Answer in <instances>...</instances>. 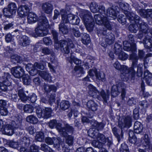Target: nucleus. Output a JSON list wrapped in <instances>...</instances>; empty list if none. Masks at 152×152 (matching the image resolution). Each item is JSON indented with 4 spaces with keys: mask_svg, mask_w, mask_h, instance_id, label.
I'll return each instance as SVG.
<instances>
[{
    "mask_svg": "<svg viewBox=\"0 0 152 152\" xmlns=\"http://www.w3.org/2000/svg\"><path fill=\"white\" fill-rule=\"evenodd\" d=\"M91 123L92 126L96 129L98 132L99 131L102 130L105 125V124L102 122H99L95 120H92Z\"/></svg>",
    "mask_w": 152,
    "mask_h": 152,
    "instance_id": "obj_20",
    "label": "nucleus"
},
{
    "mask_svg": "<svg viewBox=\"0 0 152 152\" xmlns=\"http://www.w3.org/2000/svg\"><path fill=\"white\" fill-rule=\"evenodd\" d=\"M81 41L84 45H87L90 42V39L89 35L86 33H84L82 36Z\"/></svg>",
    "mask_w": 152,
    "mask_h": 152,
    "instance_id": "obj_39",
    "label": "nucleus"
},
{
    "mask_svg": "<svg viewBox=\"0 0 152 152\" xmlns=\"http://www.w3.org/2000/svg\"><path fill=\"white\" fill-rule=\"evenodd\" d=\"M2 77V82H0V88L4 91L7 89V86H9L11 84V78L10 77Z\"/></svg>",
    "mask_w": 152,
    "mask_h": 152,
    "instance_id": "obj_16",
    "label": "nucleus"
},
{
    "mask_svg": "<svg viewBox=\"0 0 152 152\" xmlns=\"http://www.w3.org/2000/svg\"><path fill=\"white\" fill-rule=\"evenodd\" d=\"M138 25L139 26L140 31H143L144 33H146L148 32L149 30L145 23L141 22Z\"/></svg>",
    "mask_w": 152,
    "mask_h": 152,
    "instance_id": "obj_36",
    "label": "nucleus"
},
{
    "mask_svg": "<svg viewBox=\"0 0 152 152\" xmlns=\"http://www.w3.org/2000/svg\"><path fill=\"white\" fill-rule=\"evenodd\" d=\"M110 30H107L103 28H98L97 30V33L99 36L104 39L105 42L108 45H111L114 42V36L113 34Z\"/></svg>",
    "mask_w": 152,
    "mask_h": 152,
    "instance_id": "obj_5",
    "label": "nucleus"
},
{
    "mask_svg": "<svg viewBox=\"0 0 152 152\" xmlns=\"http://www.w3.org/2000/svg\"><path fill=\"white\" fill-rule=\"evenodd\" d=\"M90 8L91 11L94 13L99 12L98 6L96 2H91L90 5Z\"/></svg>",
    "mask_w": 152,
    "mask_h": 152,
    "instance_id": "obj_42",
    "label": "nucleus"
},
{
    "mask_svg": "<svg viewBox=\"0 0 152 152\" xmlns=\"http://www.w3.org/2000/svg\"><path fill=\"white\" fill-rule=\"evenodd\" d=\"M67 60L71 64L74 62L77 65L80 64L81 63V60L75 58L74 56L72 55V54H71L70 58H67Z\"/></svg>",
    "mask_w": 152,
    "mask_h": 152,
    "instance_id": "obj_37",
    "label": "nucleus"
},
{
    "mask_svg": "<svg viewBox=\"0 0 152 152\" xmlns=\"http://www.w3.org/2000/svg\"><path fill=\"white\" fill-rule=\"evenodd\" d=\"M71 30L72 34L75 37H78L80 36L81 35V33L80 32L78 28H71Z\"/></svg>",
    "mask_w": 152,
    "mask_h": 152,
    "instance_id": "obj_48",
    "label": "nucleus"
},
{
    "mask_svg": "<svg viewBox=\"0 0 152 152\" xmlns=\"http://www.w3.org/2000/svg\"><path fill=\"white\" fill-rule=\"evenodd\" d=\"M69 101H63L60 104V107L62 110H64L67 109L69 107Z\"/></svg>",
    "mask_w": 152,
    "mask_h": 152,
    "instance_id": "obj_44",
    "label": "nucleus"
},
{
    "mask_svg": "<svg viewBox=\"0 0 152 152\" xmlns=\"http://www.w3.org/2000/svg\"><path fill=\"white\" fill-rule=\"evenodd\" d=\"M14 123H15V124L14 132L16 133L17 135L21 136L24 132L22 126V118L19 116L17 117L15 121L12 122V124H14Z\"/></svg>",
    "mask_w": 152,
    "mask_h": 152,
    "instance_id": "obj_8",
    "label": "nucleus"
},
{
    "mask_svg": "<svg viewBox=\"0 0 152 152\" xmlns=\"http://www.w3.org/2000/svg\"><path fill=\"white\" fill-rule=\"evenodd\" d=\"M31 7L27 5H23L18 7L17 10L18 16L20 18L26 16L29 12Z\"/></svg>",
    "mask_w": 152,
    "mask_h": 152,
    "instance_id": "obj_14",
    "label": "nucleus"
},
{
    "mask_svg": "<svg viewBox=\"0 0 152 152\" xmlns=\"http://www.w3.org/2000/svg\"><path fill=\"white\" fill-rule=\"evenodd\" d=\"M96 139H97L98 141L102 142L104 144L105 143L106 139L103 134L99 133Z\"/></svg>",
    "mask_w": 152,
    "mask_h": 152,
    "instance_id": "obj_49",
    "label": "nucleus"
},
{
    "mask_svg": "<svg viewBox=\"0 0 152 152\" xmlns=\"http://www.w3.org/2000/svg\"><path fill=\"white\" fill-rule=\"evenodd\" d=\"M65 23H63L62 20L59 25V31L63 34H66L68 33V29Z\"/></svg>",
    "mask_w": 152,
    "mask_h": 152,
    "instance_id": "obj_29",
    "label": "nucleus"
},
{
    "mask_svg": "<svg viewBox=\"0 0 152 152\" xmlns=\"http://www.w3.org/2000/svg\"><path fill=\"white\" fill-rule=\"evenodd\" d=\"M123 69L122 70V74H128L129 75H131V76H134L136 73L135 71L134 70L133 67H131L128 69L127 67L125 66H123Z\"/></svg>",
    "mask_w": 152,
    "mask_h": 152,
    "instance_id": "obj_25",
    "label": "nucleus"
},
{
    "mask_svg": "<svg viewBox=\"0 0 152 152\" xmlns=\"http://www.w3.org/2000/svg\"><path fill=\"white\" fill-rule=\"evenodd\" d=\"M17 9L16 4L13 2L10 3L7 8L4 9L3 13L6 17H9L15 13Z\"/></svg>",
    "mask_w": 152,
    "mask_h": 152,
    "instance_id": "obj_10",
    "label": "nucleus"
},
{
    "mask_svg": "<svg viewBox=\"0 0 152 152\" xmlns=\"http://www.w3.org/2000/svg\"><path fill=\"white\" fill-rule=\"evenodd\" d=\"M126 17L122 15H119L118 16V20L119 23L122 24V25H124L126 21Z\"/></svg>",
    "mask_w": 152,
    "mask_h": 152,
    "instance_id": "obj_62",
    "label": "nucleus"
},
{
    "mask_svg": "<svg viewBox=\"0 0 152 152\" xmlns=\"http://www.w3.org/2000/svg\"><path fill=\"white\" fill-rule=\"evenodd\" d=\"M118 58L121 60H125L128 58V55L123 52H121L119 53Z\"/></svg>",
    "mask_w": 152,
    "mask_h": 152,
    "instance_id": "obj_59",
    "label": "nucleus"
},
{
    "mask_svg": "<svg viewBox=\"0 0 152 152\" xmlns=\"http://www.w3.org/2000/svg\"><path fill=\"white\" fill-rule=\"evenodd\" d=\"M11 72L13 76H26L23 69L20 66L12 68Z\"/></svg>",
    "mask_w": 152,
    "mask_h": 152,
    "instance_id": "obj_17",
    "label": "nucleus"
},
{
    "mask_svg": "<svg viewBox=\"0 0 152 152\" xmlns=\"http://www.w3.org/2000/svg\"><path fill=\"white\" fill-rule=\"evenodd\" d=\"M123 49L124 50L127 51H129L131 50V45L130 43L128 42L127 41H125L123 42Z\"/></svg>",
    "mask_w": 152,
    "mask_h": 152,
    "instance_id": "obj_52",
    "label": "nucleus"
},
{
    "mask_svg": "<svg viewBox=\"0 0 152 152\" xmlns=\"http://www.w3.org/2000/svg\"><path fill=\"white\" fill-rule=\"evenodd\" d=\"M78 113L77 110L74 109V108H72L70 110V112L68 114V116L70 118L73 114L75 117H77Z\"/></svg>",
    "mask_w": 152,
    "mask_h": 152,
    "instance_id": "obj_61",
    "label": "nucleus"
},
{
    "mask_svg": "<svg viewBox=\"0 0 152 152\" xmlns=\"http://www.w3.org/2000/svg\"><path fill=\"white\" fill-rule=\"evenodd\" d=\"M143 43L146 48H150L152 47V40L147 37L144 38L143 40Z\"/></svg>",
    "mask_w": 152,
    "mask_h": 152,
    "instance_id": "obj_34",
    "label": "nucleus"
},
{
    "mask_svg": "<svg viewBox=\"0 0 152 152\" xmlns=\"http://www.w3.org/2000/svg\"><path fill=\"white\" fill-rule=\"evenodd\" d=\"M34 109V107L30 105H25L23 107L24 112L27 113H32Z\"/></svg>",
    "mask_w": 152,
    "mask_h": 152,
    "instance_id": "obj_45",
    "label": "nucleus"
},
{
    "mask_svg": "<svg viewBox=\"0 0 152 152\" xmlns=\"http://www.w3.org/2000/svg\"><path fill=\"white\" fill-rule=\"evenodd\" d=\"M26 121L27 122L33 124H36L38 121L37 118L33 115L28 116L26 118Z\"/></svg>",
    "mask_w": 152,
    "mask_h": 152,
    "instance_id": "obj_38",
    "label": "nucleus"
},
{
    "mask_svg": "<svg viewBox=\"0 0 152 152\" xmlns=\"http://www.w3.org/2000/svg\"><path fill=\"white\" fill-rule=\"evenodd\" d=\"M88 88L89 90L88 93L90 95L94 98L99 97L98 96L96 95V94L99 93V91L96 87L90 84L88 86Z\"/></svg>",
    "mask_w": 152,
    "mask_h": 152,
    "instance_id": "obj_22",
    "label": "nucleus"
},
{
    "mask_svg": "<svg viewBox=\"0 0 152 152\" xmlns=\"http://www.w3.org/2000/svg\"><path fill=\"white\" fill-rule=\"evenodd\" d=\"M30 142V140L28 138L24 137L19 140L18 143L19 145H22L23 147L24 146L27 147L29 146Z\"/></svg>",
    "mask_w": 152,
    "mask_h": 152,
    "instance_id": "obj_35",
    "label": "nucleus"
},
{
    "mask_svg": "<svg viewBox=\"0 0 152 152\" xmlns=\"http://www.w3.org/2000/svg\"><path fill=\"white\" fill-rule=\"evenodd\" d=\"M137 102L135 99L133 97L129 98L127 102V104L129 106H133L136 104Z\"/></svg>",
    "mask_w": 152,
    "mask_h": 152,
    "instance_id": "obj_63",
    "label": "nucleus"
},
{
    "mask_svg": "<svg viewBox=\"0 0 152 152\" xmlns=\"http://www.w3.org/2000/svg\"><path fill=\"white\" fill-rule=\"evenodd\" d=\"M42 53L45 54H50L51 55L54 54L53 50L52 49H49L48 48H44L42 49Z\"/></svg>",
    "mask_w": 152,
    "mask_h": 152,
    "instance_id": "obj_56",
    "label": "nucleus"
},
{
    "mask_svg": "<svg viewBox=\"0 0 152 152\" xmlns=\"http://www.w3.org/2000/svg\"><path fill=\"white\" fill-rule=\"evenodd\" d=\"M99 93L102 98L104 102L106 103L107 102L109 97L110 93L109 90H107L105 92L104 90L102 89L99 92Z\"/></svg>",
    "mask_w": 152,
    "mask_h": 152,
    "instance_id": "obj_27",
    "label": "nucleus"
},
{
    "mask_svg": "<svg viewBox=\"0 0 152 152\" xmlns=\"http://www.w3.org/2000/svg\"><path fill=\"white\" fill-rule=\"evenodd\" d=\"M52 34L55 42L54 47L56 49L60 48L63 53L67 54L70 52L69 48H74V45L71 39H68L67 40H61L58 41L57 33L55 31H53Z\"/></svg>",
    "mask_w": 152,
    "mask_h": 152,
    "instance_id": "obj_1",
    "label": "nucleus"
},
{
    "mask_svg": "<svg viewBox=\"0 0 152 152\" xmlns=\"http://www.w3.org/2000/svg\"><path fill=\"white\" fill-rule=\"evenodd\" d=\"M114 49L115 53L116 54H118L121 52L122 48L121 46L118 43H115V44Z\"/></svg>",
    "mask_w": 152,
    "mask_h": 152,
    "instance_id": "obj_55",
    "label": "nucleus"
},
{
    "mask_svg": "<svg viewBox=\"0 0 152 152\" xmlns=\"http://www.w3.org/2000/svg\"><path fill=\"white\" fill-rule=\"evenodd\" d=\"M143 129V127L142 124L139 122L136 121L134 126V132L138 134L141 132Z\"/></svg>",
    "mask_w": 152,
    "mask_h": 152,
    "instance_id": "obj_28",
    "label": "nucleus"
},
{
    "mask_svg": "<svg viewBox=\"0 0 152 152\" xmlns=\"http://www.w3.org/2000/svg\"><path fill=\"white\" fill-rule=\"evenodd\" d=\"M91 13L88 11L82 9L81 10L79 16L83 18L84 23L87 30L92 31L93 29L94 23Z\"/></svg>",
    "mask_w": 152,
    "mask_h": 152,
    "instance_id": "obj_3",
    "label": "nucleus"
},
{
    "mask_svg": "<svg viewBox=\"0 0 152 152\" xmlns=\"http://www.w3.org/2000/svg\"><path fill=\"white\" fill-rule=\"evenodd\" d=\"M13 125L10 124H7L4 126L3 128V125L0 123V131H2L3 133L9 135H12L14 132L15 129L14 126H15V123Z\"/></svg>",
    "mask_w": 152,
    "mask_h": 152,
    "instance_id": "obj_13",
    "label": "nucleus"
},
{
    "mask_svg": "<svg viewBox=\"0 0 152 152\" xmlns=\"http://www.w3.org/2000/svg\"><path fill=\"white\" fill-rule=\"evenodd\" d=\"M28 22L29 24H32L35 23L38 20L37 15L32 12H30L28 14Z\"/></svg>",
    "mask_w": 152,
    "mask_h": 152,
    "instance_id": "obj_26",
    "label": "nucleus"
},
{
    "mask_svg": "<svg viewBox=\"0 0 152 152\" xmlns=\"http://www.w3.org/2000/svg\"><path fill=\"white\" fill-rule=\"evenodd\" d=\"M60 13L63 23H69L72 25H77L80 22V19L77 16L71 14H67L66 11L64 9H61L60 10Z\"/></svg>",
    "mask_w": 152,
    "mask_h": 152,
    "instance_id": "obj_6",
    "label": "nucleus"
},
{
    "mask_svg": "<svg viewBox=\"0 0 152 152\" xmlns=\"http://www.w3.org/2000/svg\"><path fill=\"white\" fill-rule=\"evenodd\" d=\"M45 142L48 144L52 145L54 144V145L58 147L59 146V141L56 138L47 137L45 140Z\"/></svg>",
    "mask_w": 152,
    "mask_h": 152,
    "instance_id": "obj_21",
    "label": "nucleus"
},
{
    "mask_svg": "<svg viewBox=\"0 0 152 152\" xmlns=\"http://www.w3.org/2000/svg\"><path fill=\"white\" fill-rule=\"evenodd\" d=\"M130 58L132 60V67H136L137 64L138 58L134 54H131L130 56Z\"/></svg>",
    "mask_w": 152,
    "mask_h": 152,
    "instance_id": "obj_43",
    "label": "nucleus"
},
{
    "mask_svg": "<svg viewBox=\"0 0 152 152\" xmlns=\"http://www.w3.org/2000/svg\"><path fill=\"white\" fill-rule=\"evenodd\" d=\"M26 68L27 71L29 70L30 73H31V76H34L36 75V73L39 76H48L49 74L46 71H38L37 70H34L35 68L34 66V64H28L26 65Z\"/></svg>",
    "mask_w": 152,
    "mask_h": 152,
    "instance_id": "obj_11",
    "label": "nucleus"
},
{
    "mask_svg": "<svg viewBox=\"0 0 152 152\" xmlns=\"http://www.w3.org/2000/svg\"><path fill=\"white\" fill-rule=\"evenodd\" d=\"M132 118L129 115L124 116L121 121H119L118 123L119 127L121 129L125 127H129L132 125Z\"/></svg>",
    "mask_w": 152,
    "mask_h": 152,
    "instance_id": "obj_12",
    "label": "nucleus"
},
{
    "mask_svg": "<svg viewBox=\"0 0 152 152\" xmlns=\"http://www.w3.org/2000/svg\"><path fill=\"white\" fill-rule=\"evenodd\" d=\"M112 131L114 135L117 139L118 142H119L123 136V134L122 130H121V134H119L120 132V130L116 127L112 128Z\"/></svg>",
    "mask_w": 152,
    "mask_h": 152,
    "instance_id": "obj_24",
    "label": "nucleus"
},
{
    "mask_svg": "<svg viewBox=\"0 0 152 152\" xmlns=\"http://www.w3.org/2000/svg\"><path fill=\"white\" fill-rule=\"evenodd\" d=\"M126 86L123 82H119L116 85H113L111 91V96L115 97L121 92V99L124 100L126 94Z\"/></svg>",
    "mask_w": 152,
    "mask_h": 152,
    "instance_id": "obj_4",
    "label": "nucleus"
},
{
    "mask_svg": "<svg viewBox=\"0 0 152 152\" xmlns=\"http://www.w3.org/2000/svg\"><path fill=\"white\" fill-rule=\"evenodd\" d=\"M124 14L129 20L133 21L134 20V17L135 15L134 14L128 11H125Z\"/></svg>",
    "mask_w": 152,
    "mask_h": 152,
    "instance_id": "obj_53",
    "label": "nucleus"
},
{
    "mask_svg": "<svg viewBox=\"0 0 152 152\" xmlns=\"http://www.w3.org/2000/svg\"><path fill=\"white\" fill-rule=\"evenodd\" d=\"M137 12L142 17L144 18H147V10H145L144 9H140L137 10Z\"/></svg>",
    "mask_w": 152,
    "mask_h": 152,
    "instance_id": "obj_60",
    "label": "nucleus"
},
{
    "mask_svg": "<svg viewBox=\"0 0 152 152\" xmlns=\"http://www.w3.org/2000/svg\"><path fill=\"white\" fill-rule=\"evenodd\" d=\"M139 108H135L133 111V117L135 119L137 120L139 118Z\"/></svg>",
    "mask_w": 152,
    "mask_h": 152,
    "instance_id": "obj_58",
    "label": "nucleus"
},
{
    "mask_svg": "<svg viewBox=\"0 0 152 152\" xmlns=\"http://www.w3.org/2000/svg\"><path fill=\"white\" fill-rule=\"evenodd\" d=\"M52 111V110L50 108L46 107L43 110L38 108L37 109L36 113L39 118H47L51 116Z\"/></svg>",
    "mask_w": 152,
    "mask_h": 152,
    "instance_id": "obj_9",
    "label": "nucleus"
},
{
    "mask_svg": "<svg viewBox=\"0 0 152 152\" xmlns=\"http://www.w3.org/2000/svg\"><path fill=\"white\" fill-rule=\"evenodd\" d=\"M94 18L96 24L99 25L103 24L107 29H111V26L107 17L101 14H98L94 16Z\"/></svg>",
    "mask_w": 152,
    "mask_h": 152,
    "instance_id": "obj_7",
    "label": "nucleus"
},
{
    "mask_svg": "<svg viewBox=\"0 0 152 152\" xmlns=\"http://www.w3.org/2000/svg\"><path fill=\"white\" fill-rule=\"evenodd\" d=\"M99 133L98 130L93 129H90L88 132V135L94 139H96Z\"/></svg>",
    "mask_w": 152,
    "mask_h": 152,
    "instance_id": "obj_41",
    "label": "nucleus"
},
{
    "mask_svg": "<svg viewBox=\"0 0 152 152\" xmlns=\"http://www.w3.org/2000/svg\"><path fill=\"white\" fill-rule=\"evenodd\" d=\"M118 7L115 5L108 8L107 10V15L109 17L115 19L117 17V13L118 12L117 9Z\"/></svg>",
    "mask_w": 152,
    "mask_h": 152,
    "instance_id": "obj_15",
    "label": "nucleus"
},
{
    "mask_svg": "<svg viewBox=\"0 0 152 152\" xmlns=\"http://www.w3.org/2000/svg\"><path fill=\"white\" fill-rule=\"evenodd\" d=\"M65 131H64L63 133H65L66 134L61 133L64 137H66L68 135V133H72L74 131V129L73 127L68 124H66L65 126V127H64Z\"/></svg>",
    "mask_w": 152,
    "mask_h": 152,
    "instance_id": "obj_30",
    "label": "nucleus"
},
{
    "mask_svg": "<svg viewBox=\"0 0 152 152\" xmlns=\"http://www.w3.org/2000/svg\"><path fill=\"white\" fill-rule=\"evenodd\" d=\"M40 149L45 152H52V149L45 144H41Z\"/></svg>",
    "mask_w": 152,
    "mask_h": 152,
    "instance_id": "obj_50",
    "label": "nucleus"
},
{
    "mask_svg": "<svg viewBox=\"0 0 152 152\" xmlns=\"http://www.w3.org/2000/svg\"><path fill=\"white\" fill-rule=\"evenodd\" d=\"M42 7L44 12L48 14H50L53 9V5L48 2L43 3L42 5Z\"/></svg>",
    "mask_w": 152,
    "mask_h": 152,
    "instance_id": "obj_23",
    "label": "nucleus"
},
{
    "mask_svg": "<svg viewBox=\"0 0 152 152\" xmlns=\"http://www.w3.org/2000/svg\"><path fill=\"white\" fill-rule=\"evenodd\" d=\"M61 126L62 124L61 123L57 122V124H56L55 127L61 134V133H64L65 134V133H63L64 131H65V130L64 127H61Z\"/></svg>",
    "mask_w": 152,
    "mask_h": 152,
    "instance_id": "obj_57",
    "label": "nucleus"
},
{
    "mask_svg": "<svg viewBox=\"0 0 152 152\" xmlns=\"http://www.w3.org/2000/svg\"><path fill=\"white\" fill-rule=\"evenodd\" d=\"M39 149V147L35 145H33L31 146L28 152H38Z\"/></svg>",
    "mask_w": 152,
    "mask_h": 152,
    "instance_id": "obj_64",
    "label": "nucleus"
},
{
    "mask_svg": "<svg viewBox=\"0 0 152 152\" xmlns=\"http://www.w3.org/2000/svg\"><path fill=\"white\" fill-rule=\"evenodd\" d=\"M11 61L14 64L20 63L22 61V59L19 56L15 55H13L11 57Z\"/></svg>",
    "mask_w": 152,
    "mask_h": 152,
    "instance_id": "obj_40",
    "label": "nucleus"
},
{
    "mask_svg": "<svg viewBox=\"0 0 152 152\" xmlns=\"http://www.w3.org/2000/svg\"><path fill=\"white\" fill-rule=\"evenodd\" d=\"M44 63V62H42L39 63L35 62L34 64V66L35 68L34 70H36V69H37L41 70L45 68L43 65Z\"/></svg>",
    "mask_w": 152,
    "mask_h": 152,
    "instance_id": "obj_54",
    "label": "nucleus"
},
{
    "mask_svg": "<svg viewBox=\"0 0 152 152\" xmlns=\"http://www.w3.org/2000/svg\"><path fill=\"white\" fill-rule=\"evenodd\" d=\"M87 107L93 111H96L97 110V105L92 100H89L87 103Z\"/></svg>",
    "mask_w": 152,
    "mask_h": 152,
    "instance_id": "obj_33",
    "label": "nucleus"
},
{
    "mask_svg": "<svg viewBox=\"0 0 152 152\" xmlns=\"http://www.w3.org/2000/svg\"><path fill=\"white\" fill-rule=\"evenodd\" d=\"M49 27L48 21L45 17H40L38 20V25L32 34L33 37H43L48 34L47 29Z\"/></svg>",
    "mask_w": 152,
    "mask_h": 152,
    "instance_id": "obj_2",
    "label": "nucleus"
},
{
    "mask_svg": "<svg viewBox=\"0 0 152 152\" xmlns=\"http://www.w3.org/2000/svg\"><path fill=\"white\" fill-rule=\"evenodd\" d=\"M66 137V142L69 146L72 145L73 143L74 137L70 135H68Z\"/></svg>",
    "mask_w": 152,
    "mask_h": 152,
    "instance_id": "obj_51",
    "label": "nucleus"
},
{
    "mask_svg": "<svg viewBox=\"0 0 152 152\" xmlns=\"http://www.w3.org/2000/svg\"><path fill=\"white\" fill-rule=\"evenodd\" d=\"M31 42L30 38L26 35L20 37L18 41L19 45L21 47H26L29 45Z\"/></svg>",
    "mask_w": 152,
    "mask_h": 152,
    "instance_id": "obj_18",
    "label": "nucleus"
},
{
    "mask_svg": "<svg viewBox=\"0 0 152 152\" xmlns=\"http://www.w3.org/2000/svg\"><path fill=\"white\" fill-rule=\"evenodd\" d=\"M139 29L138 25L137 24H130L129 26V29L131 32L136 33Z\"/></svg>",
    "mask_w": 152,
    "mask_h": 152,
    "instance_id": "obj_46",
    "label": "nucleus"
},
{
    "mask_svg": "<svg viewBox=\"0 0 152 152\" xmlns=\"http://www.w3.org/2000/svg\"><path fill=\"white\" fill-rule=\"evenodd\" d=\"M149 140L148 135L146 134H145L144 141L142 144L143 146L145 148V149L147 150L148 151H152V144L150 143Z\"/></svg>",
    "mask_w": 152,
    "mask_h": 152,
    "instance_id": "obj_19",
    "label": "nucleus"
},
{
    "mask_svg": "<svg viewBox=\"0 0 152 152\" xmlns=\"http://www.w3.org/2000/svg\"><path fill=\"white\" fill-rule=\"evenodd\" d=\"M43 88L45 91L47 92H50L51 91L55 92L56 90V87L53 85H49L47 83H45L43 86Z\"/></svg>",
    "mask_w": 152,
    "mask_h": 152,
    "instance_id": "obj_31",
    "label": "nucleus"
},
{
    "mask_svg": "<svg viewBox=\"0 0 152 152\" xmlns=\"http://www.w3.org/2000/svg\"><path fill=\"white\" fill-rule=\"evenodd\" d=\"M35 139L38 141H42L44 139V134L42 132H37Z\"/></svg>",
    "mask_w": 152,
    "mask_h": 152,
    "instance_id": "obj_47",
    "label": "nucleus"
},
{
    "mask_svg": "<svg viewBox=\"0 0 152 152\" xmlns=\"http://www.w3.org/2000/svg\"><path fill=\"white\" fill-rule=\"evenodd\" d=\"M18 95L22 101L25 102L28 100V96L24 93L22 88L18 90Z\"/></svg>",
    "mask_w": 152,
    "mask_h": 152,
    "instance_id": "obj_32",
    "label": "nucleus"
}]
</instances>
